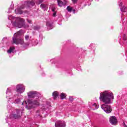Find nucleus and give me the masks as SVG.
<instances>
[{
    "label": "nucleus",
    "instance_id": "1",
    "mask_svg": "<svg viewBox=\"0 0 127 127\" xmlns=\"http://www.w3.org/2000/svg\"><path fill=\"white\" fill-rule=\"evenodd\" d=\"M99 99L105 103L104 104L101 105V108L106 113L110 114L112 113V107L110 105H107L112 104V100H114V94L109 91H106L100 93Z\"/></svg>",
    "mask_w": 127,
    "mask_h": 127
},
{
    "label": "nucleus",
    "instance_id": "2",
    "mask_svg": "<svg viewBox=\"0 0 127 127\" xmlns=\"http://www.w3.org/2000/svg\"><path fill=\"white\" fill-rule=\"evenodd\" d=\"M28 98H36V100L33 101L32 100H28L27 103L26 101H24L22 103L23 106H25L27 110H30L32 108H33V105L36 106H39V94L36 92V91H30L27 93Z\"/></svg>",
    "mask_w": 127,
    "mask_h": 127
},
{
    "label": "nucleus",
    "instance_id": "3",
    "mask_svg": "<svg viewBox=\"0 0 127 127\" xmlns=\"http://www.w3.org/2000/svg\"><path fill=\"white\" fill-rule=\"evenodd\" d=\"M10 20H14V21H11L13 26L15 27H18V28H21V27H25V23L24 22V19L20 17H15L10 15L8 17Z\"/></svg>",
    "mask_w": 127,
    "mask_h": 127
},
{
    "label": "nucleus",
    "instance_id": "4",
    "mask_svg": "<svg viewBox=\"0 0 127 127\" xmlns=\"http://www.w3.org/2000/svg\"><path fill=\"white\" fill-rule=\"evenodd\" d=\"M21 34V31H19L14 34V36L12 37V44H20V45H23V47H26L27 46H28V44L24 43L23 39L19 38Z\"/></svg>",
    "mask_w": 127,
    "mask_h": 127
},
{
    "label": "nucleus",
    "instance_id": "5",
    "mask_svg": "<svg viewBox=\"0 0 127 127\" xmlns=\"http://www.w3.org/2000/svg\"><path fill=\"white\" fill-rule=\"evenodd\" d=\"M35 4V2L33 0H27L24 2L19 8H17L15 10V12L16 14H22V10L23 8H28V7H32Z\"/></svg>",
    "mask_w": 127,
    "mask_h": 127
},
{
    "label": "nucleus",
    "instance_id": "6",
    "mask_svg": "<svg viewBox=\"0 0 127 127\" xmlns=\"http://www.w3.org/2000/svg\"><path fill=\"white\" fill-rule=\"evenodd\" d=\"M16 114H11L9 116V118L8 120H12L14 119L15 120H17L18 119H20V114L21 113V110L17 109L16 110Z\"/></svg>",
    "mask_w": 127,
    "mask_h": 127
},
{
    "label": "nucleus",
    "instance_id": "7",
    "mask_svg": "<svg viewBox=\"0 0 127 127\" xmlns=\"http://www.w3.org/2000/svg\"><path fill=\"white\" fill-rule=\"evenodd\" d=\"M16 90L18 94H22L25 91V86L23 84H18L16 86Z\"/></svg>",
    "mask_w": 127,
    "mask_h": 127
},
{
    "label": "nucleus",
    "instance_id": "8",
    "mask_svg": "<svg viewBox=\"0 0 127 127\" xmlns=\"http://www.w3.org/2000/svg\"><path fill=\"white\" fill-rule=\"evenodd\" d=\"M56 127H66V124L64 121H58L55 123V125Z\"/></svg>",
    "mask_w": 127,
    "mask_h": 127
},
{
    "label": "nucleus",
    "instance_id": "9",
    "mask_svg": "<svg viewBox=\"0 0 127 127\" xmlns=\"http://www.w3.org/2000/svg\"><path fill=\"white\" fill-rule=\"evenodd\" d=\"M110 123L113 126H116L118 121H117V118L115 116H112L110 118Z\"/></svg>",
    "mask_w": 127,
    "mask_h": 127
},
{
    "label": "nucleus",
    "instance_id": "10",
    "mask_svg": "<svg viewBox=\"0 0 127 127\" xmlns=\"http://www.w3.org/2000/svg\"><path fill=\"white\" fill-rule=\"evenodd\" d=\"M46 25H47V29L49 30H50V29H53V22H52V21H51V20L47 21L46 22Z\"/></svg>",
    "mask_w": 127,
    "mask_h": 127
},
{
    "label": "nucleus",
    "instance_id": "11",
    "mask_svg": "<svg viewBox=\"0 0 127 127\" xmlns=\"http://www.w3.org/2000/svg\"><path fill=\"white\" fill-rule=\"evenodd\" d=\"M58 4L59 6H63L67 3V1L64 0V2L62 1L61 0H57Z\"/></svg>",
    "mask_w": 127,
    "mask_h": 127
},
{
    "label": "nucleus",
    "instance_id": "12",
    "mask_svg": "<svg viewBox=\"0 0 127 127\" xmlns=\"http://www.w3.org/2000/svg\"><path fill=\"white\" fill-rule=\"evenodd\" d=\"M6 94L7 95H6V98H7V97H9V96H10L12 95V94L11 93V90H10V88H7V89Z\"/></svg>",
    "mask_w": 127,
    "mask_h": 127
},
{
    "label": "nucleus",
    "instance_id": "13",
    "mask_svg": "<svg viewBox=\"0 0 127 127\" xmlns=\"http://www.w3.org/2000/svg\"><path fill=\"white\" fill-rule=\"evenodd\" d=\"M59 96V93L57 91H55L53 93V97L54 100H56L57 97Z\"/></svg>",
    "mask_w": 127,
    "mask_h": 127
},
{
    "label": "nucleus",
    "instance_id": "14",
    "mask_svg": "<svg viewBox=\"0 0 127 127\" xmlns=\"http://www.w3.org/2000/svg\"><path fill=\"white\" fill-rule=\"evenodd\" d=\"M40 7L41 8H42L43 10H46L47 9V5L44 3H42L40 5Z\"/></svg>",
    "mask_w": 127,
    "mask_h": 127
},
{
    "label": "nucleus",
    "instance_id": "15",
    "mask_svg": "<svg viewBox=\"0 0 127 127\" xmlns=\"http://www.w3.org/2000/svg\"><path fill=\"white\" fill-rule=\"evenodd\" d=\"M15 49V47H10V49L7 51V53H9L10 54L11 52H13V50Z\"/></svg>",
    "mask_w": 127,
    "mask_h": 127
},
{
    "label": "nucleus",
    "instance_id": "16",
    "mask_svg": "<svg viewBox=\"0 0 127 127\" xmlns=\"http://www.w3.org/2000/svg\"><path fill=\"white\" fill-rule=\"evenodd\" d=\"M41 113H42V109L38 110L36 112V117H41Z\"/></svg>",
    "mask_w": 127,
    "mask_h": 127
},
{
    "label": "nucleus",
    "instance_id": "17",
    "mask_svg": "<svg viewBox=\"0 0 127 127\" xmlns=\"http://www.w3.org/2000/svg\"><path fill=\"white\" fill-rule=\"evenodd\" d=\"M92 108H93V110H97V109H98L99 108V105H98L96 103H94L92 105Z\"/></svg>",
    "mask_w": 127,
    "mask_h": 127
},
{
    "label": "nucleus",
    "instance_id": "18",
    "mask_svg": "<svg viewBox=\"0 0 127 127\" xmlns=\"http://www.w3.org/2000/svg\"><path fill=\"white\" fill-rule=\"evenodd\" d=\"M120 9L122 12H127V8L126 6H123L122 7H120Z\"/></svg>",
    "mask_w": 127,
    "mask_h": 127
},
{
    "label": "nucleus",
    "instance_id": "19",
    "mask_svg": "<svg viewBox=\"0 0 127 127\" xmlns=\"http://www.w3.org/2000/svg\"><path fill=\"white\" fill-rule=\"evenodd\" d=\"M25 40H26L27 41H29V40H30L31 39V37H30L29 35H26L25 36Z\"/></svg>",
    "mask_w": 127,
    "mask_h": 127
},
{
    "label": "nucleus",
    "instance_id": "20",
    "mask_svg": "<svg viewBox=\"0 0 127 127\" xmlns=\"http://www.w3.org/2000/svg\"><path fill=\"white\" fill-rule=\"evenodd\" d=\"M65 98H66V95H65V93H61V99L62 100H63L64 99H65Z\"/></svg>",
    "mask_w": 127,
    "mask_h": 127
},
{
    "label": "nucleus",
    "instance_id": "21",
    "mask_svg": "<svg viewBox=\"0 0 127 127\" xmlns=\"http://www.w3.org/2000/svg\"><path fill=\"white\" fill-rule=\"evenodd\" d=\"M43 1L44 0H37V1L35 0L36 4H40V3H42Z\"/></svg>",
    "mask_w": 127,
    "mask_h": 127
},
{
    "label": "nucleus",
    "instance_id": "22",
    "mask_svg": "<svg viewBox=\"0 0 127 127\" xmlns=\"http://www.w3.org/2000/svg\"><path fill=\"white\" fill-rule=\"evenodd\" d=\"M66 9L67 10V11L71 12V11H72L73 10V8L72 7H70V6H68L66 8Z\"/></svg>",
    "mask_w": 127,
    "mask_h": 127
},
{
    "label": "nucleus",
    "instance_id": "23",
    "mask_svg": "<svg viewBox=\"0 0 127 127\" xmlns=\"http://www.w3.org/2000/svg\"><path fill=\"white\" fill-rule=\"evenodd\" d=\"M34 30H39L40 29V26H35L33 27Z\"/></svg>",
    "mask_w": 127,
    "mask_h": 127
},
{
    "label": "nucleus",
    "instance_id": "24",
    "mask_svg": "<svg viewBox=\"0 0 127 127\" xmlns=\"http://www.w3.org/2000/svg\"><path fill=\"white\" fill-rule=\"evenodd\" d=\"M20 102V99L18 98L15 100L14 103L15 104H19Z\"/></svg>",
    "mask_w": 127,
    "mask_h": 127
},
{
    "label": "nucleus",
    "instance_id": "25",
    "mask_svg": "<svg viewBox=\"0 0 127 127\" xmlns=\"http://www.w3.org/2000/svg\"><path fill=\"white\" fill-rule=\"evenodd\" d=\"M69 101H70V102H73L74 98H73V96H69Z\"/></svg>",
    "mask_w": 127,
    "mask_h": 127
},
{
    "label": "nucleus",
    "instance_id": "26",
    "mask_svg": "<svg viewBox=\"0 0 127 127\" xmlns=\"http://www.w3.org/2000/svg\"><path fill=\"white\" fill-rule=\"evenodd\" d=\"M73 3H76L77 1H78V0H71Z\"/></svg>",
    "mask_w": 127,
    "mask_h": 127
},
{
    "label": "nucleus",
    "instance_id": "27",
    "mask_svg": "<svg viewBox=\"0 0 127 127\" xmlns=\"http://www.w3.org/2000/svg\"><path fill=\"white\" fill-rule=\"evenodd\" d=\"M27 21L28 22V23H31V20L29 19H27Z\"/></svg>",
    "mask_w": 127,
    "mask_h": 127
},
{
    "label": "nucleus",
    "instance_id": "28",
    "mask_svg": "<svg viewBox=\"0 0 127 127\" xmlns=\"http://www.w3.org/2000/svg\"><path fill=\"white\" fill-rule=\"evenodd\" d=\"M124 40L126 41L127 40V36H126V35H124V38H123Z\"/></svg>",
    "mask_w": 127,
    "mask_h": 127
},
{
    "label": "nucleus",
    "instance_id": "29",
    "mask_svg": "<svg viewBox=\"0 0 127 127\" xmlns=\"http://www.w3.org/2000/svg\"><path fill=\"white\" fill-rule=\"evenodd\" d=\"M123 125L124 127H127V125H126V123L125 122H123Z\"/></svg>",
    "mask_w": 127,
    "mask_h": 127
},
{
    "label": "nucleus",
    "instance_id": "30",
    "mask_svg": "<svg viewBox=\"0 0 127 127\" xmlns=\"http://www.w3.org/2000/svg\"><path fill=\"white\" fill-rule=\"evenodd\" d=\"M53 16H56V12H54L53 14Z\"/></svg>",
    "mask_w": 127,
    "mask_h": 127
},
{
    "label": "nucleus",
    "instance_id": "31",
    "mask_svg": "<svg viewBox=\"0 0 127 127\" xmlns=\"http://www.w3.org/2000/svg\"><path fill=\"white\" fill-rule=\"evenodd\" d=\"M119 6H123V2H121V3L119 4Z\"/></svg>",
    "mask_w": 127,
    "mask_h": 127
},
{
    "label": "nucleus",
    "instance_id": "32",
    "mask_svg": "<svg viewBox=\"0 0 127 127\" xmlns=\"http://www.w3.org/2000/svg\"><path fill=\"white\" fill-rule=\"evenodd\" d=\"M55 11L54 9H53L52 11Z\"/></svg>",
    "mask_w": 127,
    "mask_h": 127
},
{
    "label": "nucleus",
    "instance_id": "33",
    "mask_svg": "<svg viewBox=\"0 0 127 127\" xmlns=\"http://www.w3.org/2000/svg\"><path fill=\"white\" fill-rule=\"evenodd\" d=\"M74 13H75V10H73Z\"/></svg>",
    "mask_w": 127,
    "mask_h": 127
},
{
    "label": "nucleus",
    "instance_id": "34",
    "mask_svg": "<svg viewBox=\"0 0 127 127\" xmlns=\"http://www.w3.org/2000/svg\"><path fill=\"white\" fill-rule=\"evenodd\" d=\"M37 45V44H36L35 45Z\"/></svg>",
    "mask_w": 127,
    "mask_h": 127
}]
</instances>
